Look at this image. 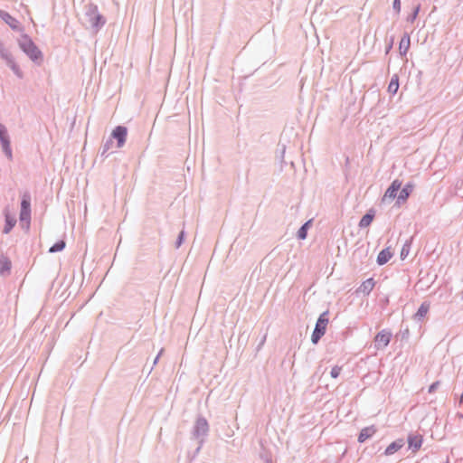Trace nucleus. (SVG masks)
Listing matches in <instances>:
<instances>
[{
    "label": "nucleus",
    "instance_id": "29",
    "mask_svg": "<svg viewBox=\"0 0 463 463\" xmlns=\"http://www.w3.org/2000/svg\"><path fill=\"white\" fill-rule=\"evenodd\" d=\"M185 237H186V232L183 229L177 238H176V241L175 242V246L176 249L180 248L182 246V244L184 243V240H185Z\"/></svg>",
    "mask_w": 463,
    "mask_h": 463
},
{
    "label": "nucleus",
    "instance_id": "1",
    "mask_svg": "<svg viewBox=\"0 0 463 463\" xmlns=\"http://www.w3.org/2000/svg\"><path fill=\"white\" fill-rule=\"evenodd\" d=\"M17 44L21 51L36 65H41L43 61V52L33 41L32 37L22 33L20 37L17 39Z\"/></svg>",
    "mask_w": 463,
    "mask_h": 463
},
{
    "label": "nucleus",
    "instance_id": "5",
    "mask_svg": "<svg viewBox=\"0 0 463 463\" xmlns=\"http://www.w3.org/2000/svg\"><path fill=\"white\" fill-rule=\"evenodd\" d=\"M209 430L210 428L207 420L203 416L199 415L193 426L192 437L197 440H205L208 436Z\"/></svg>",
    "mask_w": 463,
    "mask_h": 463
},
{
    "label": "nucleus",
    "instance_id": "25",
    "mask_svg": "<svg viewBox=\"0 0 463 463\" xmlns=\"http://www.w3.org/2000/svg\"><path fill=\"white\" fill-rule=\"evenodd\" d=\"M66 247V241L64 240H59L55 243H53L50 248L49 253H56L62 251Z\"/></svg>",
    "mask_w": 463,
    "mask_h": 463
},
{
    "label": "nucleus",
    "instance_id": "19",
    "mask_svg": "<svg viewBox=\"0 0 463 463\" xmlns=\"http://www.w3.org/2000/svg\"><path fill=\"white\" fill-rule=\"evenodd\" d=\"M430 307V305L428 301H423L419 307L417 312L413 315V319L418 322L422 321L428 314Z\"/></svg>",
    "mask_w": 463,
    "mask_h": 463
},
{
    "label": "nucleus",
    "instance_id": "12",
    "mask_svg": "<svg viewBox=\"0 0 463 463\" xmlns=\"http://www.w3.org/2000/svg\"><path fill=\"white\" fill-rule=\"evenodd\" d=\"M413 188H414V185L411 182L406 183L403 185V187H401V189L399 191V194L397 196V203H401L406 202L408 200V198L410 197V195L411 194Z\"/></svg>",
    "mask_w": 463,
    "mask_h": 463
},
{
    "label": "nucleus",
    "instance_id": "15",
    "mask_svg": "<svg viewBox=\"0 0 463 463\" xmlns=\"http://www.w3.org/2000/svg\"><path fill=\"white\" fill-rule=\"evenodd\" d=\"M375 285V281L373 278H369L362 282L359 288L356 289L357 294H364V296H368L372 290L373 289Z\"/></svg>",
    "mask_w": 463,
    "mask_h": 463
},
{
    "label": "nucleus",
    "instance_id": "41",
    "mask_svg": "<svg viewBox=\"0 0 463 463\" xmlns=\"http://www.w3.org/2000/svg\"><path fill=\"white\" fill-rule=\"evenodd\" d=\"M459 403L463 404V392L461 393V395L459 397Z\"/></svg>",
    "mask_w": 463,
    "mask_h": 463
},
{
    "label": "nucleus",
    "instance_id": "20",
    "mask_svg": "<svg viewBox=\"0 0 463 463\" xmlns=\"http://www.w3.org/2000/svg\"><path fill=\"white\" fill-rule=\"evenodd\" d=\"M15 224H16V219L8 213V210H5V226L3 229V233L8 234L14 229Z\"/></svg>",
    "mask_w": 463,
    "mask_h": 463
},
{
    "label": "nucleus",
    "instance_id": "30",
    "mask_svg": "<svg viewBox=\"0 0 463 463\" xmlns=\"http://www.w3.org/2000/svg\"><path fill=\"white\" fill-rule=\"evenodd\" d=\"M13 55L6 50L3 44V43L0 41V57L6 61L8 59H10Z\"/></svg>",
    "mask_w": 463,
    "mask_h": 463
},
{
    "label": "nucleus",
    "instance_id": "16",
    "mask_svg": "<svg viewBox=\"0 0 463 463\" xmlns=\"http://www.w3.org/2000/svg\"><path fill=\"white\" fill-rule=\"evenodd\" d=\"M405 442L403 439H397L396 440L392 441L391 444H389L386 449H384L383 455L384 456H391L399 451L403 446Z\"/></svg>",
    "mask_w": 463,
    "mask_h": 463
},
{
    "label": "nucleus",
    "instance_id": "22",
    "mask_svg": "<svg viewBox=\"0 0 463 463\" xmlns=\"http://www.w3.org/2000/svg\"><path fill=\"white\" fill-rule=\"evenodd\" d=\"M312 222H313V220L310 219V220L305 222L300 226V228L297 232V238L298 240L303 241V240H305L307 237V232H308L309 228L311 227Z\"/></svg>",
    "mask_w": 463,
    "mask_h": 463
},
{
    "label": "nucleus",
    "instance_id": "6",
    "mask_svg": "<svg viewBox=\"0 0 463 463\" xmlns=\"http://www.w3.org/2000/svg\"><path fill=\"white\" fill-rule=\"evenodd\" d=\"M0 144L3 153L9 159H13V151L11 147V139L6 127L0 123Z\"/></svg>",
    "mask_w": 463,
    "mask_h": 463
},
{
    "label": "nucleus",
    "instance_id": "21",
    "mask_svg": "<svg viewBox=\"0 0 463 463\" xmlns=\"http://www.w3.org/2000/svg\"><path fill=\"white\" fill-rule=\"evenodd\" d=\"M12 268V262L10 259L4 255H0V275H4L5 273H9Z\"/></svg>",
    "mask_w": 463,
    "mask_h": 463
},
{
    "label": "nucleus",
    "instance_id": "14",
    "mask_svg": "<svg viewBox=\"0 0 463 463\" xmlns=\"http://www.w3.org/2000/svg\"><path fill=\"white\" fill-rule=\"evenodd\" d=\"M375 217V210L373 208L369 209L360 219L358 227L360 229L367 228L371 225Z\"/></svg>",
    "mask_w": 463,
    "mask_h": 463
},
{
    "label": "nucleus",
    "instance_id": "32",
    "mask_svg": "<svg viewBox=\"0 0 463 463\" xmlns=\"http://www.w3.org/2000/svg\"><path fill=\"white\" fill-rule=\"evenodd\" d=\"M392 9L397 15L401 13V0H393L392 1Z\"/></svg>",
    "mask_w": 463,
    "mask_h": 463
},
{
    "label": "nucleus",
    "instance_id": "39",
    "mask_svg": "<svg viewBox=\"0 0 463 463\" xmlns=\"http://www.w3.org/2000/svg\"><path fill=\"white\" fill-rule=\"evenodd\" d=\"M409 336V329H405L403 332H402V338L404 337H408Z\"/></svg>",
    "mask_w": 463,
    "mask_h": 463
},
{
    "label": "nucleus",
    "instance_id": "36",
    "mask_svg": "<svg viewBox=\"0 0 463 463\" xmlns=\"http://www.w3.org/2000/svg\"><path fill=\"white\" fill-rule=\"evenodd\" d=\"M204 442H205L204 439L198 440V446H197V448L195 449V450L194 452L193 458H195L198 455V453L200 452V450H201L202 447L203 446Z\"/></svg>",
    "mask_w": 463,
    "mask_h": 463
},
{
    "label": "nucleus",
    "instance_id": "38",
    "mask_svg": "<svg viewBox=\"0 0 463 463\" xmlns=\"http://www.w3.org/2000/svg\"><path fill=\"white\" fill-rule=\"evenodd\" d=\"M163 353V349L160 350V352L157 354V355L155 357L153 365L156 364L158 363V360Z\"/></svg>",
    "mask_w": 463,
    "mask_h": 463
},
{
    "label": "nucleus",
    "instance_id": "43",
    "mask_svg": "<svg viewBox=\"0 0 463 463\" xmlns=\"http://www.w3.org/2000/svg\"><path fill=\"white\" fill-rule=\"evenodd\" d=\"M461 298L463 299V290H462V293H461Z\"/></svg>",
    "mask_w": 463,
    "mask_h": 463
},
{
    "label": "nucleus",
    "instance_id": "27",
    "mask_svg": "<svg viewBox=\"0 0 463 463\" xmlns=\"http://www.w3.org/2000/svg\"><path fill=\"white\" fill-rule=\"evenodd\" d=\"M411 247V241H406L404 242V244L402 245V248L401 252H400L401 260H405L407 258V256L410 253Z\"/></svg>",
    "mask_w": 463,
    "mask_h": 463
},
{
    "label": "nucleus",
    "instance_id": "37",
    "mask_svg": "<svg viewBox=\"0 0 463 463\" xmlns=\"http://www.w3.org/2000/svg\"><path fill=\"white\" fill-rule=\"evenodd\" d=\"M393 43H394V36H392L391 39H390V43L385 47V53L386 54L392 49Z\"/></svg>",
    "mask_w": 463,
    "mask_h": 463
},
{
    "label": "nucleus",
    "instance_id": "3",
    "mask_svg": "<svg viewBox=\"0 0 463 463\" xmlns=\"http://www.w3.org/2000/svg\"><path fill=\"white\" fill-rule=\"evenodd\" d=\"M32 195L30 191L25 190L21 193V201H20V213L19 219L21 222H27V225H30L32 219Z\"/></svg>",
    "mask_w": 463,
    "mask_h": 463
},
{
    "label": "nucleus",
    "instance_id": "7",
    "mask_svg": "<svg viewBox=\"0 0 463 463\" xmlns=\"http://www.w3.org/2000/svg\"><path fill=\"white\" fill-rule=\"evenodd\" d=\"M128 128L123 125L117 126L111 132L109 138L113 141V139L117 142V147L121 148L127 140L128 137Z\"/></svg>",
    "mask_w": 463,
    "mask_h": 463
},
{
    "label": "nucleus",
    "instance_id": "2",
    "mask_svg": "<svg viewBox=\"0 0 463 463\" xmlns=\"http://www.w3.org/2000/svg\"><path fill=\"white\" fill-rule=\"evenodd\" d=\"M329 310L322 312L317 319L315 328L311 335V342L313 345L318 344L320 339L325 335L329 322Z\"/></svg>",
    "mask_w": 463,
    "mask_h": 463
},
{
    "label": "nucleus",
    "instance_id": "8",
    "mask_svg": "<svg viewBox=\"0 0 463 463\" xmlns=\"http://www.w3.org/2000/svg\"><path fill=\"white\" fill-rule=\"evenodd\" d=\"M392 334L388 329H383L374 336V348L376 350H382L385 348L391 342Z\"/></svg>",
    "mask_w": 463,
    "mask_h": 463
},
{
    "label": "nucleus",
    "instance_id": "34",
    "mask_svg": "<svg viewBox=\"0 0 463 463\" xmlns=\"http://www.w3.org/2000/svg\"><path fill=\"white\" fill-rule=\"evenodd\" d=\"M260 457L263 460V463H272L271 457L267 452L260 453Z\"/></svg>",
    "mask_w": 463,
    "mask_h": 463
},
{
    "label": "nucleus",
    "instance_id": "28",
    "mask_svg": "<svg viewBox=\"0 0 463 463\" xmlns=\"http://www.w3.org/2000/svg\"><path fill=\"white\" fill-rule=\"evenodd\" d=\"M112 145H113V141L111 140V138H109L101 146L100 156L107 157L108 152L111 148Z\"/></svg>",
    "mask_w": 463,
    "mask_h": 463
},
{
    "label": "nucleus",
    "instance_id": "31",
    "mask_svg": "<svg viewBox=\"0 0 463 463\" xmlns=\"http://www.w3.org/2000/svg\"><path fill=\"white\" fill-rule=\"evenodd\" d=\"M341 371H342L341 366L335 365L334 367H332L331 372H330L331 377L335 378V379L337 378L340 375Z\"/></svg>",
    "mask_w": 463,
    "mask_h": 463
},
{
    "label": "nucleus",
    "instance_id": "13",
    "mask_svg": "<svg viewBox=\"0 0 463 463\" xmlns=\"http://www.w3.org/2000/svg\"><path fill=\"white\" fill-rule=\"evenodd\" d=\"M377 432V428L374 425L363 428L357 437L359 443H364L367 439L372 438Z\"/></svg>",
    "mask_w": 463,
    "mask_h": 463
},
{
    "label": "nucleus",
    "instance_id": "23",
    "mask_svg": "<svg viewBox=\"0 0 463 463\" xmlns=\"http://www.w3.org/2000/svg\"><path fill=\"white\" fill-rule=\"evenodd\" d=\"M6 65L12 70L15 76L19 79L24 78V72L20 69L19 65L15 62L14 58L12 56L5 61Z\"/></svg>",
    "mask_w": 463,
    "mask_h": 463
},
{
    "label": "nucleus",
    "instance_id": "33",
    "mask_svg": "<svg viewBox=\"0 0 463 463\" xmlns=\"http://www.w3.org/2000/svg\"><path fill=\"white\" fill-rule=\"evenodd\" d=\"M440 385V382L439 381H435L433 382L430 386H429V389H428V392L429 393H433L436 392V390L439 387Z\"/></svg>",
    "mask_w": 463,
    "mask_h": 463
},
{
    "label": "nucleus",
    "instance_id": "9",
    "mask_svg": "<svg viewBox=\"0 0 463 463\" xmlns=\"http://www.w3.org/2000/svg\"><path fill=\"white\" fill-rule=\"evenodd\" d=\"M402 181H400L399 179H395L393 180L391 184L389 185V187L386 189L383 196V203H386V202H391L392 201L393 199L397 198L398 196V193L402 187Z\"/></svg>",
    "mask_w": 463,
    "mask_h": 463
},
{
    "label": "nucleus",
    "instance_id": "17",
    "mask_svg": "<svg viewBox=\"0 0 463 463\" xmlns=\"http://www.w3.org/2000/svg\"><path fill=\"white\" fill-rule=\"evenodd\" d=\"M411 46V37L408 33H404L399 43V53L402 57L406 56Z\"/></svg>",
    "mask_w": 463,
    "mask_h": 463
},
{
    "label": "nucleus",
    "instance_id": "24",
    "mask_svg": "<svg viewBox=\"0 0 463 463\" xmlns=\"http://www.w3.org/2000/svg\"><path fill=\"white\" fill-rule=\"evenodd\" d=\"M399 76L398 74H393L388 85V92L392 95L396 94L399 90Z\"/></svg>",
    "mask_w": 463,
    "mask_h": 463
},
{
    "label": "nucleus",
    "instance_id": "4",
    "mask_svg": "<svg viewBox=\"0 0 463 463\" xmlns=\"http://www.w3.org/2000/svg\"><path fill=\"white\" fill-rule=\"evenodd\" d=\"M85 14H86L88 21L90 22L91 27L96 32L100 30L106 24L105 17L101 14L99 13L98 5L95 4H89L87 5Z\"/></svg>",
    "mask_w": 463,
    "mask_h": 463
},
{
    "label": "nucleus",
    "instance_id": "40",
    "mask_svg": "<svg viewBox=\"0 0 463 463\" xmlns=\"http://www.w3.org/2000/svg\"><path fill=\"white\" fill-rule=\"evenodd\" d=\"M284 154H285V146L282 147V150L280 152V158H281V160H283V158H284Z\"/></svg>",
    "mask_w": 463,
    "mask_h": 463
},
{
    "label": "nucleus",
    "instance_id": "10",
    "mask_svg": "<svg viewBox=\"0 0 463 463\" xmlns=\"http://www.w3.org/2000/svg\"><path fill=\"white\" fill-rule=\"evenodd\" d=\"M0 18L8 26L15 32L24 33V26L21 23L12 16L8 12L0 9Z\"/></svg>",
    "mask_w": 463,
    "mask_h": 463
},
{
    "label": "nucleus",
    "instance_id": "42",
    "mask_svg": "<svg viewBox=\"0 0 463 463\" xmlns=\"http://www.w3.org/2000/svg\"><path fill=\"white\" fill-rule=\"evenodd\" d=\"M444 463H449V458L448 456H447L446 460L444 461Z\"/></svg>",
    "mask_w": 463,
    "mask_h": 463
},
{
    "label": "nucleus",
    "instance_id": "26",
    "mask_svg": "<svg viewBox=\"0 0 463 463\" xmlns=\"http://www.w3.org/2000/svg\"><path fill=\"white\" fill-rule=\"evenodd\" d=\"M420 4H418L415 5L411 11V13L407 16L406 21L408 23L413 24L414 21L417 19L419 13L420 11Z\"/></svg>",
    "mask_w": 463,
    "mask_h": 463
},
{
    "label": "nucleus",
    "instance_id": "18",
    "mask_svg": "<svg viewBox=\"0 0 463 463\" xmlns=\"http://www.w3.org/2000/svg\"><path fill=\"white\" fill-rule=\"evenodd\" d=\"M393 256L392 251L389 247L383 249L377 255L376 263L379 266L386 264Z\"/></svg>",
    "mask_w": 463,
    "mask_h": 463
},
{
    "label": "nucleus",
    "instance_id": "35",
    "mask_svg": "<svg viewBox=\"0 0 463 463\" xmlns=\"http://www.w3.org/2000/svg\"><path fill=\"white\" fill-rule=\"evenodd\" d=\"M266 340H267V333H265L262 335L261 339L260 340V343L258 344V345L256 347V352H259L262 348V346L264 345Z\"/></svg>",
    "mask_w": 463,
    "mask_h": 463
},
{
    "label": "nucleus",
    "instance_id": "11",
    "mask_svg": "<svg viewBox=\"0 0 463 463\" xmlns=\"http://www.w3.org/2000/svg\"><path fill=\"white\" fill-rule=\"evenodd\" d=\"M407 442L408 449L412 452H416L420 449L423 443V437L420 434L410 433L407 438Z\"/></svg>",
    "mask_w": 463,
    "mask_h": 463
}]
</instances>
